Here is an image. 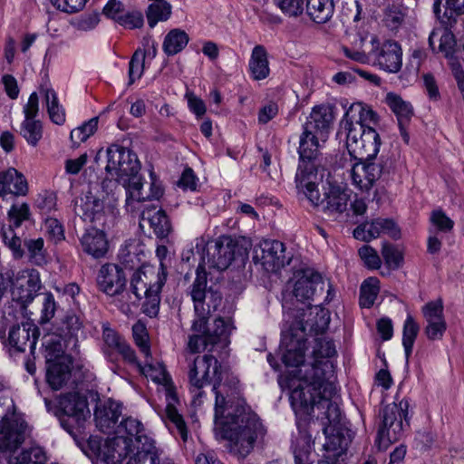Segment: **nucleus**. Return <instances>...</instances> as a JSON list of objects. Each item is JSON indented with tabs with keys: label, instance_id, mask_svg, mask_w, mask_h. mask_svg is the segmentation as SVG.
<instances>
[{
	"label": "nucleus",
	"instance_id": "16",
	"mask_svg": "<svg viewBox=\"0 0 464 464\" xmlns=\"http://www.w3.org/2000/svg\"><path fill=\"white\" fill-rule=\"evenodd\" d=\"M88 445L93 454L106 464H120L128 455L135 453L129 440L122 436L115 435L104 441L91 439Z\"/></svg>",
	"mask_w": 464,
	"mask_h": 464
},
{
	"label": "nucleus",
	"instance_id": "59",
	"mask_svg": "<svg viewBox=\"0 0 464 464\" xmlns=\"http://www.w3.org/2000/svg\"><path fill=\"white\" fill-rule=\"evenodd\" d=\"M41 304L40 323L46 324L53 318L57 309V304L53 295L51 292L41 294Z\"/></svg>",
	"mask_w": 464,
	"mask_h": 464
},
{
	"label": "nucleus",
	"instance_id": "48",
	"mask_svg": "<svg viewBox=\"0 0 464 464\" xmlns=\"http://www.w3.org/2000/svg\"><path fill=\"white\" fill-rule=\"evenodd\" d=\"M379 294V280L376 277H369L364 280L360 289V304L370 308L373 305Z\"/></svg>",
	"mask_w": 464,
	"mask_h": 464
},
{
	"label": "nucleus",
	"instance_id": "61",
	"mask_svg": "<svg viewBox=\"0 0 464 464\" xmlns=\"http://www.w3.org/2000/svg\"><path fill=\"white\" fill-rule=\"evenodd\" d=\"M422 314L426 323L442 321L443 315V303L441 299L430 301L422 307Z\"/></svg>",
	"mask_w": 464,
	"mask_h": 464
},
{
	"label": "nucleus",
	"instance_id": "62",
	"mask_svg": "<svg viewBox=\"0 0 464 464\" xmlns=\"http://www.w3.org/2000/svg\"><path fill=\"white\" fill-rule=\"evenodd\" d=\"M358 253L361 259L363 261L364 266L369 269H378L381 267V258L377 251L371 246H362L359 249Z\"/></svg>",
	"mask_w": 464,
	"mask_h": 464
},
{
	"label": "nucleus",
	"instance_id": "49",
	"mask_svg": "<svg viewBox=\"0 0 464 464\" xmlns=\"http://www.w3.org/2000/svg\"><path fill=\"white\" fill-rule=\"evenodd\" d=\"M46 108L51 121L62 125L65 121V113L63 107L59 104V100L53 89H47L45 92Z\"/></svg>",
	"mask_w": 464,
	"mask_h": 464
},
{
	"label": "nucleus",
	"instance_id": "10",
	"mask_svg": "<svg viewBox=\"0 0 464 464\" xmlns=\"http://www.w3.org/2000/svg\"><path fill=\"white\" fill-rule=\"evenodd\" d=\"M319 136L302 132L299 140V164L295 174V187L300 185L303 179L307 181L322 179L324 169L320 168L318 159L320 156Z\"/></svg>",
	"mask_w": 464,
	"mask_h": 464
},
{
	"label": "nucleus",
	"instance_id": "58",
	"mask_svg": "<svg viewBox=\"0 0 464 464\" xmlns=\"http://www.w3.org/2000/svg\"><path fill=\"white\" fill-rule=\"evenodd\" d=\"M432 227L430 229H433L435 233H448L452 230L454 222L451 220L442 210H433L430 218Z\"/></svg>",
	"mask_w": 464,
	"mask_h": 464
},
{
	"label": "nucleus",
	"instance_id": "63",
	"mask_svg": "<svg viewBox=\"0 0 464 464\" xmlns=\"http://www.w3.org/2000/svg\"><path fill=\"white\" fill-rule=\"evenodd\" d=\"M351 176L353 184H355L361 190L368 191L372 188L371 186L366 185L368 177L362 160H358L353 166Z\"/></svg>",
	"mask_w": 464,
	"mask_h": 464
},
{
	"label": "nucleus",
	"instance_id": "46",
	"mask_svg": "<svg viewBox=\"0 0 464 464\" xmlns=\"http://www.w3.org/2000/svg\"><path fill=\"white\" fill-rule=\"evenodd\" d=\"M119 182H121L126 189L128 205L131 200L142 202L148 199L149 196L143 191L142 179L139 174L130 175Z\"/></svg>",
	"mask_w": 464,
	"mask_h": 464
},
{
	"label": "nucleus",
	"instance_id": "53",
	"mask_svg": "<svg viewBox=\"0 0 464 464\" xmlns=\"http://www.w3.org/2000/svg\"><path fill=\"white\" fill-rule=\"evenodd\" d=\"M150 227L159 238H165L171 231L170 221L163 210H158L148 218Z\"/></svg>",
	"mask_w": 464,
	"mask_h": 464
},
{
	"label": "nucleus",
	"instance_id": "42",
	"mask_svg": "<svg viewBox=\"0 0 464 464\" xmlns=\"http://www.w3.org/2000/svg\"><path fill=\"white\" fill-rule=\"evenodd\" d=\"M146 358L147 360L143 366L138 361L136 363L131 364L135 365L140 373L147 378H150L154 382L166 385L170 381V378L165 365L160 362H154L150 355Z\"/></svg>",
	"mask_w": 464,
	"mask_h": 464
},
{
	"label": "nucleus",
	"instance_id": "38",
	"mask_svg": "<svg viewBox=\"0 0 464 464\" xmlns=\"http://www.w3.org/2000/svg\"><path fill=\"white\" fill-rule=\"evenodd\" d=\"M333 0H306L305 13L316 24L328 22L334 14Z\"/></svg>",
	"mask_w": 464,
	"mask_h": 464
},
{
	"label": "nucleus",
	"instance_id": "18",
	"mask_svg": "<svg viewBox=\"0 0 464 464\" xmlns=\"http://www.w3.org/2000/svg\"><path fill=\"white\" fill-rule=\"evenodd\" d=\"M73 211L85 221L104 224L105 208L102 199L91 188L73 200Z\"/></svg>",
	"mask_w": 464,
	"mask_h": 464
},
{
	"label": "nucleus",
	"instance_id": "6",
	"mask_svg": "<svg viewBox=\"0 0 464 464\" xmlns=\"http://www.w3.org/2000/svg\"><path fill=\"white\" fill-rule=\"evenodd\" d=\"M338 135L345 136L348 152L356 160H372L379 152L381 138L373 126L365 129L356 122L341 121Z\"/></svg>",
	"mask_w": 464,
	"mask_h": 464
},
{
	"label": "nucleus",
	"instance_id": "4",
	"mask_svg": "<svg viewBox=\"0 0 464 464\" xmlns=\"http://www.w3.org/2000/svg\"><path fill=\"white\" fill-rule=\"evenodd\" d=\"M322 179L307 181L303 179L296 187L299 196L305 198L313 207L323 212L328 218L336 220L347 209L349 195L339 185L328 183L324 187V197L320 196L317 185Z\"/></svg>",
	"mask_w": 464,
	"mask_h": 464
},
{
	"label": "nucleus",
	"instance_id": "41",
	"mask_svg": "<svg viewBox=\"0 0 464 464\" xmlns=\"http://www.w3.org/2000/svg\"><path fill=\"white\" fill-rule=\"evenodd\" d=\"M207 274L202 264H198L197 276L191 285L190 295L194 302L195 313H204V301L206 300Z\"/></svg>",
	"mask_w": 464,
	"mask_h": 464
},
{
	"label": "nucleus",
	"instance_id": "52",
	"mask_svg": "<svg viewBox=\"0 0 464 464\" xmlns=\"http://www.w3.org/2000/svg\"><path fill=\"white\" fill-rule=\"evenodd\" d=\"M46 456L44 450L40 447H33L29 450H23L19 456L10 457L8 464H44Z\"/></svg>",
	"mask_w": 464,
	"mask_h": 464
},
{
	"label": "nucleus",
	"instance_id": "36",
	"mask_svg": "<svg viewBox=\"0 0 464 464\" xmlns=\"http://www.w3.org/2000/svg\"><path fill=\"white\" fill-rule=\"evenodd\" d=\"M43 345L44 346L46 363L61 361L63 357H71L65 354L66 350L77 353V349H72V345L68 344V340L60 335H48L45 337Z\"/></svg>",
	"mask_w": 464,
	"mask_h": 464
},
{
	"label": "nucleus",
	"instance_id": "33",
	"mask_svg": "<svg viewBox=\"0 0 464 464\" xmlns=\"http://www.w3.org/2000/svg\"><path fill=\"white\" fill-rule=\"evenodd\" d=\"M433 12L441 24L451 27L464 14V0H435Z\"/></svg>",
	"mask_w": 464,
	"mask_h": 464
},
{
	"label": "nucleus",
	"instance_id": "47",
	"mask_svg": "<svg viewBox=\"0 0 464 464\" xmlns=\"http://www.w3.org/2000/svg\"><path fill=\"white\" fill-rule=\"evenodd\" d=\"M20 134L31 146H36L43 136L42 122L36 119L24 120L21 123Z\"/></svg>",
	"mask_w": 464,
	"mask_h": 464
},
{
	"label": "nucleus",
	"instance_id": "54",
	"mask_svg": "<svg viewBox=\"0 0 464 464\" xmlns=\"http://www.w3.org/2000/svg\"><path fill=\"white\" fill-rule=\"evenodd\" d=\"M380 224L381 218H376L371 223L361 224L353 230V237L356 239L369 242L381 235Z\"/></svg>",
	"mask_w": 464,
	"mask_h": 464
},
{
	"label": "nucleus",
	"instance_id": "56",
	"mask_svg": "<svg viewBox=\"0 0 464 464\" xmlns=\"http://www.w3.org/2000/svg\"><path fill=\"white\" fill-rule=\"evenodd\" d=\"M132 335L136 345L140 348V352L149 357L150 354V347L149 344V334L146 325L138 321L132 326Z\"/></svg>",
	"mask_w": 464,
	"mask_h": 464
},
{
	"label": "nucleus",
	"instance_id": "26",
	"mask_svg": "<svg viewBox=\"0 0 464 464\" xmlns=\"http://www.w3.org/2000/svg\"><path fill=\"white\" fill-rule=\"evenodd\" d=\"M369 56L374 59L375 64L388 72H397L402 65V51L394 41H386L380 49L370 52Z\"/></svg>",
	"mask_w": 464,
	"mask_h": 464
},
{
	"label": "nucleus",
	"instance_id": "44",
	"mask_svg": "<svg viewBox=\"0 0 464 464\" xmlns=\"http://www.w3.org/2000/svg\"><path fill=\"white\" fill-rule=\"evenodd\" d=\"M62 330L72 349L78 348L79 333L82 332V321L75 313H68L63 320Z\"/></svg>",
	"mask_w": 464,
	"mask_h": 464
},
{
	"label": "nucleus",
	"instance_id": "43",
	"mask_svg": "<svg viewBox=\"0 0 464 464\" xmlns=\"http://www.w3.org/2000/svg\"><path fill=\"white\" fill-rule=\"evenodd\" d=\"M189 41L188 34L179 28L170 30L165 36L162 49L168 56L180 53Z\"/></svg>",
	"mask_w": 464,
	"mask_h": 464
},
{
	"label": "nucleus",
	"instance_id": "24",
	"mask_svg": "<svg viewBox=\"0 0 464 464\" xmlns=\"http://www.w3.org/2000/svg\"><path fill=\"white\" fill-rule=\"evenodd\" d=\"M99 289L110 296L121 295L126 286V276L122 268L115 264L102 266L97 276Z\"/></svg>",
	"mask_w": 464,
	"mask_h": 464
},
{
	"label": "nucleus",
	"instance_id": "29",
	"mask_svg": "<svg viewBox=\"0 0 464 464\" xmlns=\"http://www.w3.org/2000/svg\"><path fill=\"white\" fill-rule=\"evenodd\" d=\"M324 290V282L322 276L313 270H306L299 277L294 286V295L300 302L314 299V296L322 294Z\"/></svg>",
	"mask_w": 464,
	"mask_h": 464
},
{
	"label": "nucleus",
	"instance_id": "57",
	"mask_svg": "<svg viewBox=\"0 0 464 464\" xmlns=\"http://www.w3.org/2000/svg\"><path fill=\"white\" fill-rule=\"evenodd\" d=\"M222 295L218 290H214L212 287L208 289L206 294V300L204 301V313H196L197 318H204L208 324V315L215 312L221 304Z\"/></svg>",
	"mask_w": 464,
	"mask_h": 464
},
{
	"label": "nucleus",
	"instance_id": "64",
	"mask_svg": "<svg viewBox=\"0 0 464 464\" xmlns=\"http://www.w3.org/2000/svg\"><path fill=\"white\" fill-rule=\"evenodd\" d=\"M282 12L288 16L296 17L304 12L302 0H276Z\"/></svg>",
	"mask_w": 464,
	"mask_h": 464
},
{
	"label": "nucleus",
	"instance_id": "30",
	"mask_svg": "<svg viewBox=\"0 0 464 464\" xmlns=\"http://www.w3.org/2000/svg\"><path fill=\"white\" fill-rule=\"evenodd\" d=\"M324 433L325 435L324 457L346 460L349 439L331 426H324Z\"/></svg>",
	"mask_w": 464,
	"mask_h": 464
},
{
	"label": "nucleus",
	"instance_id": "32",
	"mask_svg": "<svg viewBox=\"0 0 464 464\" xmlns=\"http://www.w3.org/2000/svg\"><path fill=\"white\" fill-rule=\"evenodd\" d=\"M28 191L27 181L24 175L14 168L0 172V196L8 194L24 196Z\"/></svg>",
	"mask_w": 464,
	"mask_h": 464
},
{
	"label": "nucleus",
	"instance_id": "27",
	"mask_svg": "<svg viewBox=\"0 0 464 464\" xmlns=\"http://www.w3.org/2000/svg\"><path fill=\"white\" fill-rule=\"evenodd\" d=\"M385 102L392 111L395 114L400 129L401 136L405 143H409L410 135L408 127L411 124V119L414 116V110L412 105L394 92H388Z\"/></svg>",
	"mask_w": 464,
	"mask_h": 464
},
{
	"label": "nucleus",
	"instance_id": "25",
	"mask_svg": "<svg viewBox=\"0 0 464 464\" xmlns=\"http://www.w3.org/2000/svg\"><path fill=\"white\" fill-rule=\"evenodd\" d=\"M333 107L320 105L313 109L303 126V131L314 136H319L323 142L325 141L334 122Z\"/></svg>",
	"mask_w": 464,
	"mask_h": 464
},
{
	"label": "nucleus",
	"instance_id": "2",
	"mask_svg": "<svg viewBox=\"0 0 464 464\" xmlns=\"http://www.w3.org/2000/svg\"><path fill=\"white\" fill-rule=\"evenodd\" d=\"M223 395L217 393L215 424L227 440V450L237 458H246L261 442L266 433L258 416L241 402L227 405Z\"/></svg>",
	"mask_w": 464,
	"mask_h": 464
},
{
	"label": "nucleus",
	"instance_id": "1",
	"mask_svg": "<svg viewBox=\"0 0 464 464\" xmlns=\"http://www.w3.org/2000/svg\"><path fill=\"white\" fill-rule=\"evenodd\" d=\"M301 373V378L286 376L278 379L280 387L290 392L293 410L296 414H309L314 406L325 409L324 414L327 424L324 425L337 429L341 411L338 404L332 401L336 393L334 383L327 380L325 372L320 369L306 367Z\"/></svg>",
	"mask_w": 464,
	"mask_h": 464
},
{
	"label": "nucleus",
	"instance_id": "5",
	"mask_svg": "<svg viewBox=\"0 0 464 464\" xmlns=\"http://www.w3.org/2000/svg\"><path fill=\"white\" fill-rule=\"evenodd\" d=\"M187 362V375L189 384V390L194 393L193 404L199 406L202 402V397L205 392L202 388L213 383V392L217 395L219 393L218 387L220 383V364L218 359L212 354H204L197 356H188Z\"/></svg>",
	"mask_w": 464,
	"mask_h": 464
},
{
	"label": "nucleus",
	"instance_id": "7",
	"mask_svg": "<svg viewBox=\"0 0 464 464\" xmlns=\"http://www.w3.org/2000/svg\"><path fill=\"white\" fill-rule=\"evenodd\" d=\"M409 401L402 399L399 402L387 404L380 411L381 424L376 442L380 450H386L392 443L398 441L409 427Z\"/></svg>",
	"mask_w": 464,
	"mask_h": 464
},
{
	"label": "nucleus",
	"instance_id": "13",
	"mask_svg": "<svg viewBox=\"0 0 464 464\" xmlns=\"http://www.w3.org/2000/svg\"><path fill=\"white\" fill-rule=\"evenodd\" d=\"M30 208L26 203L14 204L8 211L7 227H2L1 237L3 242L10 249L15 259H20L24 255V249L22 246V237L24 233L21 227L24 223L30 221Z\"/></svg>",
	"mask_w": 464,
	"mask_h": 464
},
{
	"label": "nucleus",
	"instance_id": "21",
	"mask_svg": "<svg viewBox=\"0 0 464 464\" xmlns=\"http://www.w3.org/2000/svg\"><path fill=\"white\" fill-rule=\"evenodd\" d=\"M38 336L39 329L35 324L29 322L22 323L10 328L5 346L10 353H24L27 347L31 353H34Z\"/></svg>",
	"mask_w": 464,
	"mask_h": 464
},
{
	"label": "nucleus",
	"instance_id": "8",
	"mask_svg": "<svg viewBox=\"0 0 464 464\" xmlns=\"http://www.w3.org/2000/svg\"><path fill=\"white\" fill-rule=\"evenodd\" d=\"M191 330L194 334L189 336L188 349L191 353H198L216 344L227 346L233 326L230 321L226 322L221 317L217 318L211 326L204 318H198L193 321Z\"/></svg>",
	"mask_w": 464,
	"mask_h": 464
},
{
	"label": "nucleus",
	"instance_id": "37",
	"mask_svg": "<svg viewBox=\"0 0 464 464\" xmlns=\"http://www.w3.org/2000/svg\"><path fill=\"white\" fill-rule=\"evenodd\" d=\"M150 40L147 41L148 49L146 51L137 50L130 63H129V81L128 85H132L135 83L137 79H140L143 73L144 69V60L145 57L150 56L154 58L157 54V44L154 41H151V44L150 45Z\"/></svg>",
	"mask_w": 464,
	"mask_h": 464
},
{
	"label": "nucleus",
	"instance_id": "55",
	"mask_svg": "<svg viewBox=\"0 0 464 464\" xmlns=\"http://www.w3.org/2000/svg\"><path fill=\"white\" fill-rule=\"evenodd\" d=\"M382 255L386 266L392 270L400 268L403 264L402 252L392 244L383 243Z\"/></svg>",
	"mask_w": 464,
	"mask_h": 464
},
{
	"label": "nucleus",
	"instance_id": "35",
	"mask_svg": "<svg viewBox=\"0 0 464 464\" xmlns=\"http://www.w3.org/2000/svg\"><path fill=\"white\" fill-rule=\"evenodd\" d=\"M342 121L356 122L367 129V126H375L379 122L378 114L362 102L353 103L346 111Z\"/></svg>",
	"mask_w": 464,
	"mask_h": 464
},
{
	"label": "nucleus",
	"instance_id": "11",
	"mask_svg": "<svg viewBox=\"0 0 464 464\" xmlns=\"http://www.w3.org/2000/svg\"><path fill=\"white\" fill-rule=\"evenodd\" d=\"M320 329L318 323H309L308 320L296 322L287 332L282 333L281 346L285 351L282 355L283 362L287 366L297 367L304 365V352L306 349V332L317 333Z\"/></svg>",
	"mask_w": 464,
	"mask_h": 464
},
{
	"label": "nucleus",
	"instance_id": "14",
	"mask_svg": "<svg viewBox=\"0 0 464 464\" xmlns=\"http://www.w3.org/2000/svg\"><path fill=\"white\" fill-rule=\"evenodd\" d=\"M106 155L105 170L112 179L120 181L130 175L139 174L140 164L137 155L130 150L111 144L107 148Z\"/></svg>",
	"mask_w": 464,
	"mask_h": 464
},
{
	"label": "nucleus",
	"instance_id": "50",
	"mask_svg": "<svg viewBox=\"0 0 464 464\" xmlns=\"http://www.w3.org/2000/svg\"><path fill=\"white\" fill-rule=\"evenodd\" d=\"M22 243L27 249L30 261L36 266L45 264V254L44 248V239L38 237L36 239H28L24 236L22 237Z\"/></svg>",
	"mask_w": 464,
	"mask_h": 464
},
{
	"label": "nucleus",
	"instance_id": "34",
	"mask_svg": "<svg viewBox=\"0 0 464 464\" xmlns=\"http://www.w3.org/2000/svg\"><path fill=\"white\" fill-rule=\"evenodd\" d=\"M82 250L95 258L102 257L108 251V241L104 232L98 228L86 229L81 237Z\"/></svg>",
	"mask_w": 464,
	"mask_h": 464
},
{
	"label": "nucleus",
	"instance_id": "15",
	"mask_svg": "<svg viewBox=\"0 0 464 464\" xmlns=\"http://www.w3.org/2000/svg\"><path fill=\"white\" fill-rule=\"evenodd\" d=\"M59 410L63 413L60 417L61 425L71 435L74 433L76 427L83 424L90 413L87 400L78 392L62 395L59 399Z\"/></svg>",
	"mask_w": 464,
	"mask_h": 464
},
{
	"label": "nucleus",
	"instance_id": "20",
	"mask_svg": "<svg viewBox=\"0 0 464 464\" xmlns=\"http://www.w3.org/2000/svg\"><path fill=\"white\" fill-rule=\"evenodd\" d=\"M336 353L335 346L332 341L324 338H316L315 344L313 351L314 362L310 364H304L301 368L293 370L286 374L281 375L280 377L295 376V378H301L302 371L306 367H313L323 370L325 372V377L330 380L331 375L334 372V364L328 359L334 356Z\"/></svg>",
	"mask_w": 464,
	"mask_h": 464
},
{
	"label": "nucleus",
	"instance_id": "17",
	"mask_svg": "<svg viewBox=\"0 0 464 464\" xmlns=\"http://www.w3.org/2000/svg\"><path fill=\"white\" fill-rule=\"evenodd\" d=\"M29 433V427L24 420L14 415L4 416L0 421V451H14Z\"/></svg>",
	"mask_w": 464,
	"mask_h": 464
},
{
	"label": "nucleus",
	"instance_id": "31",
	"mask_svg": "<svg viewBox=\"0 0 464 464\" xmlns=\"http://www.w3.org/2000/svg\"><path fill=\"white\" fill-rule=\"evenodd\" d=\"M46 382L53 390H60L71 378L72 357H63L61 361L46 363Z\"/></svg>",
	"mask_w": 464,
	"mask_h": 464
},
{
	"label": "nucleus",
	"instance_id": "12",
	"mask_svg": "<svg viewBox=\"0 0 464 464\" xmlns=\"http://www.w3.org/2000/svg\"><path fill=\"white\" fill-rule=\"evenodd\" d=\"M197 240L196 248L198 251L201 249L204 252L206 246V256H202V262L200 263L203 266L207 264L218 270H225L235 259L238 246L231 237L221 236L206 245L204 239Z\"/></svg>",
	"mask_w": 464,
	"mask_h": 464
},
{
	"label": "nucleus",
	"instance_id": "45",
	"mask_svg": "<svg viewBox=\"0 0 464 464\" xmlns=\"http://www.w3.org/2000/svg\"><path fill=\"white\" fill-rule=\"evenodd\" d=\"M171 14L172 6L165 0H160L150 4L146 10V17L149 26L153 28L159 22H165L169 20Z\"/></svg>",
	"mask_w": 464,
	"mask_h": 464
},
{
	"label": "nucleus",
	"instance_id": "51",
	"mask_svg": "<svg viewBox=\"0 0 464 464\" xmlns=\"http://www.w3.org/2000/svg\"><path fill=\"white\" fill-rule=\"evenodd\" d=\"M420 327L412 316L408 315L404 324L402 333V344L405 351L406 360L408 361L411 353L415 339L418 335Z\"/></svg>",
	"mask_w": 464,
	"mask_h": 464
},
{
	"label": "nucleus",
	"instance_id": "23",
	"mask_svg": "<svg viewBox=\"0 0 464 464\" xmlns=\"http://www.w3.org/2000/svg\"><path fill=\"white\" fill-rule=\"evenodd\" d=\"M261 262L268 272H277L289 265L291 253H286L285 246L279 240H266L261 244Z\"/></svg>",
	"mask_w": 464,
	"mask_h": 464
},
{
	"label": "nucleus",
	"instance_id": "40",
	"mask_svg": "<svg viewBox=\"0 0 464 464\" xmlns=\"http://www.w3.org/2000/svg\"><path fill=\"white\" fill-rule=\"evenodd\" d=\"M249 70L255 80L266 79L269 74L267 52L263 45H256L249 60Z\"/></svg>",
	"mask_w": 464,
	"mask_h": 464
},
{
	"label": "nucleus",
	"instance_id": "9",
	"mask_svg": "<svg viewBox=\"0 0 464 464\" xmlns=\"http://www.w3.org/2000/svg\"><path fill=\"white\" fill-rule=\"evenodd\" d=\"M114 434L127 439L130 448L135 451L127 464H140L158 450L154 440L146 435L142 423L137 419L131 417L123 419L116 427Z\"/></svg>",
	"mask_w": 464,
	"mask_h": 464
},
{
	"label": "nucleus",
	"instance_id": "60",
	"mask_svg": "<svg viewBox=\"0 0 464 464\" xmlns=\"http://www.w3.org/2000/svg\"><path fill=\"white\" fill-rule=\"evenodd\" d=\"M165 413L166 420L174 425L181 439L186 441L188 438V429L183 417L178 412L175 406L170 403L166 406Z\"/></svg>",
	"mask_w": 464,
	"mask_h": 464
},
{
	"label": "nucleus",
	"instance_id": "3",
	"mask_svg": "<svg viewBox=\"0 0 464 464\" xmlns=\"http://www.w3.org/2000/svg\"><path fill=\"white\" fill-rule=\"evenodd\" d=\"M167 270L162 262L159 267L142 266L130 279V290L138 301L144 298L142 312L156 317L160 311V293L167 280Z\"/></svg>",
	"mask_w": 464,
	"mask_h": 464
},
{
	"label": "nucleus",
	"instance_id": "19",
	"mask_svg": "<svg viewBox=\"0 0 464 464\" xmlns=\"http://www.w3.org/2000/svg\"><path fill=\"white\" fill-rule=\"evenodd\" d=\"M102 353L106 359L114 363L121 355L124 362L129 364L137 362V356L134 350L123 336L111 328H104L102 332Z\"/></svg>",
	"mask_w": 464,
	"mask_h": 464
},
{
	"label": "nucleus",
	"instance_id": "39",
	"mask_svg": "<svg viewBox=\"0 0 464 464\" xmlns=\"http://www.w3.org/2000/svg\"><path fill=\"white\" fill-rule=\"evenodd\" d=\"M408 8L401 0H392L388 3L383 12V24L392 31H397L404 23Z\"/></svg>",
	"mask_w": 464,
	"mask_h": 464
},
{
	"label": "nucleus",
	"instance_id": "28",
	"mask_svg": "<svg viewBox=\"0 0 464 464\" xmlns=\"http://www.w3.org/2000/svg\"><path fill=\"white\" fill-rule=\"evenodd\" d=\"M122 413V405L111 399L100 402L94 411L97 428L103 433H114L117 422Z\"/></svg>",
	"mask_w": 464,
	"mask_h": 464
},
{
	"label": "nucleus",
	"instance_id": "22",
	"mask_svg": "<svg viewBox=\"0 0 464 464\" xmlns=\"http://www.w3.org/2000/svg\"><path fill=\"white\" fill-rule=\"evenodd\" d=\"M429 45L433 53H441L449 62L461 57L464 59V43H457L452 32L448 28L434 29L429 36Z\"/></svg>",
	"mask_w": 464,
	"mask_h": 464
}]
</instances>
